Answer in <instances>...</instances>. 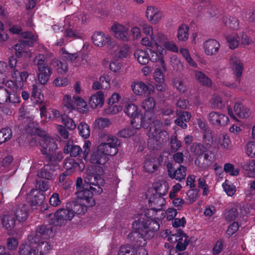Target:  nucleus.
<instances>
[{
	"instance_id": "1",
	"label": "nucleus",
	"mask_w": 255,
	"mask_h": 255,
	"mask_svg": "<svg viewBox=\"0 0 255 255\" xmlns=\"http://www.w3.org/2000/svg\"><path fill=\"white\" fill-rule=\"evenodd\" d=\"M105 183L104 179L96 172L87 169L84 175V183L81 177L76 180V194L77 198L86 199L90 205L94 203V194H100L103 192L102 186Z\"/></svg>"
},
{
	"instance_id": "2",
	"label": "nucleus",
	"mask_w": 255,
	"mask_h": 255,
	"mask_svg": "<svg viewBox=\"0 0 255 255\" xmlns=\"http://www.w3.org/2000/svg\"><path fill=\"white\" fill-rule=\"evenodd\" d=\"M152 225L154 227L148 229L142 227L136 228L132 223V227L135 231L128 234V239L134 246L137 247H144L147 244L146 240L152 238L155 232L158 231V226L157 227V224L153 223Z\"/></svg>"
},
{
	"instance_id": "3",
	"label": "nucleus",
	"mask_w": 255,
	"mask_h": 255,
	"mask_svg": "<svg viewBox=\"0 0 255 255\" xmlns=\"http://www.w3.org/2000/svg\"><path fill=\"white\" fill-rule=\"evenodd\" d=\"M54 225L57 224L53 221V219L48 222V223L43 224L38 226L35 231V234L29 235L27 240L30 244H37L41 239L48 240L54 236L55 233L53 230Z\"/></svg>"
},
{
	"instance_id": "4",
	"label": "nucleus",
	"mask_w": 255,
	"mask_h": 255,
	"mask_svg": "<svg viewBox=\"0 0 255 255\" xmlns=\"http://www.w3.org/2000/svg\"><path fill=\"white\" fill-rule=\"evenodd\" d=\"M159 212L155 208L150 207L149 209H147L144 210V213L140 214L138 219L135 220L133 223L134 226L142 227L147 228L148 229L154 227L152 224L155 223L157 224L158 230L160 228V225L158 222L156 220L157 218L155 217L157 213Z\"/></svg>"
},
{
	"instance_id": "5",
	"label": "nucleus",
	"mask_w": 255,
	"mask_h": 255,
	"mask_svg": "<svg viewBox=\"0 0 255 255\" xmlns=\"http://www.w3.org/2000/svg\"><path fill=\"white\" fill-rule=\"evenodd\" d=\"M35 248H31L30 245L21 244L19 248V255H46L52 249V246L47 242H38Z\"/></svg>"
},
{
	"instance_id": "6",
	"label": "nucleus",
	"mask_w": 255,
	"mask_h": 255,
	"mask_svg": "<svg viewBox=\"0 0 255 255\" xmlns=\"http://www.w3.org/2000/svg\"><path fill=\"white\" fill-rule=\"evenodd\" d=\"M142 31L146 35H150L151 40L157 47L177 48L174 43L170 41L165 35L158 33L156 36L153 34L152 27L148 24L143 23L140 25Z\"/></svg>"
},
{
	"instance_id": "7",
	"label": "nucleus",
	"mask_w": 255,
	"mask_h": 255,
	"mask_svg": "<svg viewBox=\"0 0 255 255\" xmlns=\"http://www.w3.org/2000/svg\"><path fill=\"white\" fill-rule=\"evenodd\" d=\"M162 123L159 120L153 122L147 133L149 143L153 142L156 146H158L166 138L168 133L166 131L162 129Z\"/></svg>"
},
{
	"instance_id": "8",
	"label": "nucleus",
	"mask_w": 255,
	"mask_h": 255,
	"mask_svg": "<svg viewBox=\"0 0 255 255\" xmlns=\"http://www.w3.org/2000/svg\"><path fill=\"white\" fill-rule=\"evenodd\" d=\"M168 232L171 234L168 237L167 240L171 243H176L174 249L180 252L185 251L190 242L189 237L180 229H176L172 233L167 230L166 234H168Z\"/></svg>"
},
{
	"instance_id": "9",
	"label": "nucleus",
	"mask_w": 255,
	"mask_h": 255,
	"mask_svg": "<svg viewBox=\"0 0 255 255\" xmlns=\"http://www.w3.org/2000/svg\"><path fill=\"white\" fill-rule=\"evenodd\" d=\"M155 193L151 195L148 202L150 207L155 208L159 212L161 211L163 205L165 204V200L163 196L166 195L167 189L165 185L160 184L154 187Z\"/></svg>"
},
{
	"instance_id": "10",
	"label": "nucleus",
	"mask_w": 255,
	"mask_h": 255,
	"mask_svg": "<svg viewBox=\"0 0 255 255\" xmlns=\"http://www.w3.org/2000/svg\"><path fill=\"white\" fill-rule=\"evenodd\" d=\"M155 105V100L152 97L146 98L141 104V106L144 110V114L143 116H140V122L143 124V128H144L149 127V124L154 115V110Z\"/></svg>"
},
{
	"instance_id": "11",
	"label": "nucleus",
	"mask_w": 255,
	"mask_h": 255,
	"mask_svg": "<svg viewBox=\"0 0 255 255\" xmlns=\"http://www.w3.org/2000/svg\"><path fill=\"white\" fill-rule=\"evenodd\" d=\"M104 139L106 142L100 144L98 148L107 156L116 155L118 152V146L120 144L119 139L116 136L111 135H106Z\"/></svg>"
},
{
	"instance_id": "12",
	"label": "nucleus",
	"mask_w": 255,
	"mask_h": 255,
	"mask_svg": "<svg viewBox=\"0 0 255 255\" xmlns=\"http://www.w3.org/2000/svg\"><path fill=\"white\" fill-rule=\"evenodd\" d=\"M124 111L127 116L131 119V125L133 128L138 129L143 127V124L140 122V116L143 114L138 112L137 106L133 103H128L126 105Z\"/></svg>"
},
{
	"instance_id": "13",
	"label": "nucleus",
	"mask_w": 255,
	"mask_h": 255,
	"mask_svg": "<svg viewBox=\"0 0 255 255\" xmlns=\"http://www.w3.org/2000/svg\"><path fill=\"white\" fill-rule=\"evenodd\" d=\"M226 39L229 44L230 48L249 46L252 42V40L248 35L243 33L240 35L236 33L230 34L226 36Z\"/></svg>"
},
{
	"instance_id": "14",
	"label": "nucleus",
	"mask_w": 255,
	"mask_h": 255,
	"mask_svg": "<svg viewBox=\"0 0 255 255\" xmlns=\"http://www.w3.org/2000/svg\"><path fill=\"white\" fill-rule=\"evenodd\" d=\"M92 39L94 44L98 47L113 48L117 46L115 41L110 35H106L103 32H95Z\"/></svg>"
},
{
	"instance_id": "15",
	"label": "nucleus",
	"mask_w": 255,
	"mask_h": 255,
	"mask_svg": "<svg viewBox=\"0 0 255 255\" xmlns=\"http://www.w3.org/2000/svg\"><path fill=\"white\" fill-rule=\"evenodd\" d=\"M89 202V200L86 199L77 198V200L68 202V207L74 213V216L75 214L83 215L87 212L88 207H93L95 205V201L94 204L92 205Z\"/></svg>"
},
{
	"instance_id": "16",
	"label": "nucleus",
	"mask_w": 255,
	"mask_h": 255,
	"mask_svg": "<svg viewBox=\"0 0 255 255\" xmlns=\"http://www.w3.org/2000/svg\"><path fill=\"white\" fill-rule=\"evenodd\" d=\"M168 176L176 180L181 182L184 180L186 175L187 167L182 165H179L177 168L174 167L172 163L168 162L166 164Z\"/></svg>"
},
{
	"instance_id": "17",
	"label": "nucleus",
	"mask_w": 255,
	"mask_h": 255,
	"mask_svg": "<svg viewBox=\"0 0 255 255\" xmlns=\"http://www.w3.org/2000/svg\"><path fill=\"white\" fill-rule=\"evenodd\" d=\"M207 118L210 124L217 128L224 127L229 122L228 117L220 112H211L209 113Z\"/></svg>"
},
{
	"instance_id": "18",
	"label": "nucleus",
	"mask_w": 255,
	"mask_h": 255,
	"mask_svg": "<svg viewBox=\"0 0 255 255\" xmlns=\"http://www.w3.org/2000/svg\"><path fill=\"white\" fill-rule=\"evenodd\" d=\"M230 65L233 71V74L236 77V82L240 84L241 82V78L244 69L243 61L239 57L232 55L230 59Z\"/></svg>"
},
{
	"instance_id": "19",
	"label": "nucleus",
	"mask_w": 255,
	"mask_h": 255,
	"mask_svg": "<svg viewBox=\"0 0 255 255\" xmlns=\"http://www.w3.org/2000/svg\"><path fill=\"white\" fill-rule=\"evenodd\" d=\"M128 31V27L119 23H114L111 27V31L113 35L123 41H127L129 39Z\"/></svg>"
},
{
	"instance_id": "20",
	"label": "nucleus",
	"mask_w": 255,
	"mask_h": 255,
	"mask_svg": "<svg viewBox=\"0 0 255 255\" xmlns=\"http://www.w3.org/2000/svg\"><path fill=\"white\" fill-rule=\"evenodd\" d=\"M65 207V208L57 210L54 214L56 219H54L53 221H55L57 225L59 223H63L64 221H71L74 217V213L68 207V203H66Z\"/></svg>"
},
{
	"instance_id": "21",
	"label": "nucleus",
	"mask_w": 255,
	"mask_h": 255,
	"mask_svg": "<svg viewBox=\"0 0 255 255\" xmlns=\"http://www.w3.org/2000/svg\"><path fill=\"white\" fill-rule=\"evenodd\" d=\"M40 144L42 148L41 153L47 157L48 154H51L57 149V144L53 138L49 137H44L41 141Z\"/></svg>"
},
{
	"instance_id": "22",
	"label": "nucleus",
	"mask_w": 255,
	"mask_h": 255,
	"mask_svg": "<svg viewBox=\"0 0 255 255\" xmlns=\"http://www.w3.org/2000/svg\"><path fill=\"white\" fill-rule=\"evenodd\" d=\"M145 14L148 21L152 24L158 23L163 17L162 12L151 5L147 6Z\"/></svg>"
},
{
	"instance_id": "23",
	"label": "nucleus",
	"mask_w": 255,
	"mask_h": 255,
	"mask_svg": "<svg viewBox=\"0 0 255 255\" xmlns=\"http://www.w3.org/2000/svg\"><path fill=\"white\" fill-rule=\"evenodd\" d=\"M39 73L38 74V80L39 83L42 85H45L47 83L50 76L52 74V69L47 65L40 67L38 69Z\"/></svg>"
},
{
	"instance_id": "24",
	"label": "nucleus",
	"mask_w": 255,
	"mask_h": 255,
	"mask_svg": "<svg viewBox=\"0 0 255 255\" xmlns=\"http://www.w3.org/2000/svg\"><path fill=\"white\" fill-rule=\"evenodd\" d=\"M63 152L66 154L69 153L71 156L76 157L82 153V150L79 145H75L73 141L69 140L64 145Z\"/></svg>"
},
{
	"instance_id": "25",
	"label": "nucleus",
	"mask_w": 255,
	"mask_h": 255,
	"mask_svg": "<svg viewBox=\"0 0 255 255\" xmlns=\"http://www.w3.org/2000/svg\"><path fill=\"white\" fill-rule=\"evenodd\" d=\"M29 207L25 205H19L14 211V216L19 222L25 221L28 215Z\"/></svg>"
},
{
	"instance_id": "26",
	"label": "nucleus",
	"mask_w": 255,
	"mask_h": 255,
	"mask_svg": "<svg viewBox=\"0 0 255 255\" xmlns=\"http://www.w3.org/2000/svg\"><path fill=\"white\" fill-rule=\"evenodd\" d=\"M150 50L149 59L151 62H159L163 67H164L163 50L166 49H148Z\"/></svg>"
},
{
	"instance_id": "27",
	"label": "nucleus",
	"mask_w": 255,
	"mask_h": 255,
	"mask_svg": "<svg viewBox=\"0 0 255 255\" xmlns=\"http://www.w3.org/2000/svg\"><path fill=\"white\" fill-rule=\"evenodd\" d=\"M131 87L134 93L137 95L148 96L150 93L148 87L142 82L132 83Z\"/></svg>"
},
{
	"instance_id": "28",
	"label": "nucleus",
	"mask_w": 255,
	"mask_h": 255,
	"mask_svg": "<svg viewBox=\"0 0 255 255\" xmlns=\"http://www.w3.org/2000/svg\"><path fill=\"white\" fill-rule=\"evenodd\" d=\"M108 157L98 148L97 151L92 153L90 161L92 163L104 165L108 161Z\"/></svg>"
},
{
	"instance_id": "29",
	"label": "nucleus",
	"mask_w": 255,
	"mask_h": 255,
	"mask_svg": "<svg viewBox=\"0 0 255 255\" xmlns=\"http://www.w3.org/2000/svg\"><path fill=\"white\" fill-rule=\"evenodd\" d=\"M104 94L102 91H100L90 97L89 104L92 108L95 109L99 105L102 106L104 104Z\"/></svg>"
},
{
	"instance_id": "30",
	"label": "nucleus",
	"mask_w": 255,
	"mask_h": 255,
	"mask_svg": "<svg viewBox=\"0 0 255 255\" xmlns=\"http://www.w3.org/2000/svg\"><path fill=\"white\" fill-rule=\"evenodd\" d=\"M158 165L155 158L150 157L145 159L143 163V169L145 172L152 173L156 171Z\"/></svg>"
},
{
	"instance_id": "31",
	"label": "nucleus",
	"mask_w": 255,
	"mask_h": 255,
	"mask_svg": "<svg viewBox=\"0 0 255 255\" xmlns=\"http://www.w3.org/2000/svg\"><path fill=\"white\" fill-rule=\"evenodd\" d=\"M134 55L137 58L138 63L142 65L147 64L150 59L149 54L142 49H136Z\"/></svg>"
},
{
	"instance_id": "32",
	"label": "nucleus",
	"mask_w": 255,
	"mask_h": 255,
	"mask_svg": "<svg viewBox=\"0 0 255 255\" xmlns=\"http://www.w3.org/2000/svg\"><path fill=\"white\" fill-rule=\"evenodd\" d=\"M37 175L41 178L52 180L53 176V170L50 166L45 165L37 171Z\"/></svg>"
},
{
	"instance_id": "33",
	"label": "nucleus",
	"mask_w": 255,
	"mask_h": 255,
	"mask_svg": "<svg viewBox=\"0 0 255 255\" xmlns=\"http://www.w3.org/2000/svg\"><path fill=\"white\" fill-rule=\"evenodd\" d=\"M234 109L235 114L240 118H247L250 115V110L241 103H236Z\"/></svg>"
},
{
	"instance_id": "34",
	"label": "nucleus",
	"mask_w": 255,
	"mask_h": 255,
	"mask_svg": "<svg viewBox=\"0 0 255 255\" xmlns=\"http://www.w3.org/2000/svg\"><path fill=\"white\" fill-rule=\"evenodd\" d=\"M51 64L60 74L65 73L68 71V64L64 60L61 61L54 58L51 61Z\"/></svg>"
},
{
	"instance_id": "35",
	"label": "nucleus",
	"mask_w": 255,
	"mask_h": 255,
	"mask_svg": "<svg viewBox=\"0 0 255 255\" xmlns=\"http://www.w3.org/2000/svg\"><path fill=\"white\" fill-rule=\"evenodd\" d=\"M196 79L202 86L210 87L212 86L211 80L204 73L201 71H195Z\"/></svg>"
},
{
	"instance_id": "36",
	"label": "nucleus",
	"mask_w": 255,
	"mask_h": 255,
	"mask_svg": "<svg viewBox=\"0 0 255 255\" xmlns=\"http://www.w3.org/2000/svg\"><path fill=\"white\" fill-rule=\"evenodd\" d=\"M1 220L2 226L7 230H11L15 225V220L12 215H4Z\"/></svg>"
},
{
	"instance_id": "37",
	"label": "nucleus",
	"mask_w": 255,
	"mask_h": 255,
	"mask_svg": "<svg viewBox=\"0 0 255 255\" xmlns=\"http://www.w3.org/2000/svg\"><path fill=\"white\" fill-rule=\"evenodd\" d=\"M241 167L245 170L249 171V176H255V159L249 160L247 162L241 163Z\"/></svg>"
},
{
	"instance_id": "38",
	"label": "nucleus",
	"mask_w": 255,
	"mask_h": 255,
	"mask_svg": "<svg viewBox=\"0 0 255 255\" xmlns=\"http://www.w3.org/2000/svg\"><path fill=\"white\" fill-rule=\"evenodd\" d=\"M189 27L187 25L182 24L178 29L177 38L179 40L186 41L189 36Z\"/></svg>"
},
{
	"instance_id": "39",
	"label": "nucleus",
	"mask_w": 255,
	"mask_h": 255,
	"mask_svg": "<svg viewBox=\"0 0 255 255\" xmlns=\"http://www.w3.org/2000/svg\"><path fill=\"white\" fill-rule=\"evenodd\" d=\"M78 129L80 136L85 139L88 138L90 134V127L87 124L82 122L78 126Z\"/></svg>"
},
{
	"instance_id": "40",
	"label": "nucleus",
	"mask_w": 255,
	"mask_h": 255,
	"mask_svg": "<svg viewBox=\"0 0 255 255\" xmlns=\"http://www.w3.org/2000/svg\"><path fill=\"white\" fill-rule=\"evenodd\" d=\"M71 174L70 172L68 170L64 171L59 175V181L62 183V186L65 190L68 189L71 184V181L67 180V177Z\"/></svg>"
},
{
	"instance_id": "41",
	"label": "nucleus",
	"mask_w": 255,
	"mask_h": 255,
	"mask_svg": "<svg viewBox=\"0 0 255 255\" xmlns=\"http://www.w3.org/2000/svg\"><path fill=\"white\" fill-rule=\"evenodd\" d=\"M20 91L9 92L8 90V95L6 97L7 103L8 102L12 104L20 103Z\"/></svg>"
},
{
	"instance_id": "42",
	"label": "nucleus",
	"mask_w": 255,
	"mask_h": 255,
	"mask_svg": "<svg viewBox=\"0 0 255 255\" xmlns=\"http://www.w3.org/2000/svg\"><path fill=\"white\" fill-rule=\"evenodd\" d=\"M78 165V163L75 162L73 159H67L65 160L64 163V167L66 169L65 171L68 170L71 174L75 171Z\"/></svg>"
},
{
	"instance_id": "43",
	"label": "nucleus",
	"mask_w": 255,
	"mask_h": 255,
	"mask_svg": "<svg viewBox=\"0 0 255 255\" xmlns=\"http://www.w3.org/2000/svg\"><path fill=\"white\" fill-rule=\"evenodd\" d=\"M136 251L131 245L122 246L119 252L118 255H135Z\"/></svg>"
},
{
	"instance_id": "44",
	"label": "nucleus",
	"mask_w": 255,
	"mask_h": 255,
	"mask_svg": "<svg viewBox=\"0 0 255 255\" xmlns=\"http://www.w3.org/2000/svg\"><path fill=\"white\" fill-rule=\"evenodd\" d=\"M225 218L227 221L235 220L239 216V212L236 208H232L225 213Z\"/></svg>"
},
{
	"instance_id": "45",
	"label": "nucleus",
	"mask_w": 255,
	"mask_h": 255,
	"mask_svg": "<svg viewBox=\"0 0 255 255\" xmlns=\"http://www.w3.org/2000/svg\"><path fill=\"white\" fill-rule=\"evenodd\" d=\"M12 136V132L9 128H3L0 130V144L9 139Z\"/></svg>"
},
{
	"instance_id": "46",
	"label": "nucleus",
	"mask_w": 255,
	"mask_h": 255,
	"mask_svg": "<svg viewBox=\"0 0 255 255\" xmlns=\"http://www.w3.org/2000/svg\"><path fill=\"white\" fill-rule=\"evenodd\" d=\"M5 86L10 89L9 92L21 91L22 84L20 82L13 81L12 80L7 81Z\"/></svg>"
},
{
	"instance_id": "47",
	"label": "nucleus",
	"mask_w": 255,
	"mask_h": 255,
	"mask_svg": "<svg viewBox=\"0 0 255 255\" xmlns=\"http://www.w3.org/2000/svg\"><path fill=\"white\" fill-rule=\"evenodd\" d=\"M211 106L213 108L222 109L225 107V104L221 97L214 95L210 101Z\"/></svg>"
},
{
	"instance_id": "48",
	"label": "nucleus",
	"mask_w": 255,
	"mask_h": 255,
	"mask_svg": "<svg viewBox=\"0 0 255 255\" xmlns=\"http://www.w3.org/2000/svg\"><path fill=\"white\" fill-rule=\"evenodd\" d=\"M205 146L199 143H193L191 147V151L196 155H202L205 151Z\"/></svg>"
},
{
	"instance_id": "49",
	"label": "nucleus",
	"mask_w": 255,
	"mask_h": 255,
	"mask_svg": "<svg viewBox=\"0 0 255 255\" xmlns=\"http://www.w3.org/2000/svg\"><path fill=\"white\" fill-rule=\"evenodd\" d=\"M62 122L65 126L69 130L74 129L76 125L72 119L67 115H63L61 117Z\"/></svg>"
},
{
	"instance_id": "50",
	"label": "nucleus",
	"mask_w": 255,
	"mask_h": 255,
	"mask_svg": "<svg viewBox=\"0 0 255 255\" xmlns=\"http://www.w3.org/2000/svg\"><path fill=\"white\" fill-rule=\"evenodd\" d=\"M63 105L68 111H72L75 109V104L73 102L71 97L69 95H66L63 99Z\"/></svg>"
},
{
	"instance_id": "51",
	"label": "nucleus",
	"mask_w": 255,
	"mask_h": 255,
	"mask_svg": "<svg viewBox=\"0 0 255 255\" xmlns=\"http://www.w3.org/2000/svg\"><path fill=\"white\" fill-rule=\"evenodd\" d=\"M224 170L226 173H229L231 176H237L239 174V169L235 168L234 165L231 163H225L224 166Z\"/></svg>"
},
{
	"instance_id": "52",
	"label": "nucleus",
	"mask_w": 255,
	"mask_h": 255,
	"mask_svg": "<svg viewBox=\"0 0 255 255\" xmlns=\"http://www.w3.org/2000/svg\"><path fill=\"white\" fill-rule=\"evenodd\" d=\"M31 99L35 103L39 102L41 100L40 90L36 85L32 86Z\"/></svg>"
},
{
	"instance_id": "53",
	"label": "nucleus",
	"mask_w": 255,
	"mask_h": 255,
	"mask_svg": "<svg viewBox=\"0 0 255 255\" xmlns=\"http://www.w3.org/2000/svg\"><path fill=\"white\" fill-rule=\"evenodd\" d=\"M35 187L36 188V190H38L39 191L45 192L49 188V182L41 179L36 180Z\"/></svg>"
},
{
	"instance_id": "54",
	"label": "nucleus",
	"mask_w": 255,
	"mask_h": 255,
	"mask_svg": "<svg viewBox=\"0 0 255 255\" xmlns=\"http://www.w3.org/2000/svg\"><path fill=\"white\" fill-rule=\"evenodd\" d=\"M110 124L109 119L106 118H99L95 121L96 127L98 129H102L108 127Z\"/></svg>"
},
{
	"instance_id": "55",
	"label": "nucleus",
	"mask_w": 255,
	"mask_h": 255,
	"mask_svg": "<svg viewBox=\"0 0 255 255\" xmlns=\"http://www.w3.org/2000/svg\"><path fill=\"white\" fill-rule=\"evenodd\" d=\"M224 247V241L220 239L218 240L214 244L212 252L213 255H218L223 251Z\"/></svg>"
},
{
	"instance_id": "56",
	"label": "nucleus",
	"mask_w": 255,
	"mask_h": 255,
	"mask_svg": "<svg viewBox=\"0 0 255 255\" xmlns=\"http://www.w3.org/2000/svg\"><path fill=\"white\" fill-rule=\"evenodd\" d=\"M246 153L251 157H255V141H250L247 143Z\"/></svg>"
},
{
	"instance_id": "57",
	"label": "nucleus",
	"mask_w": 255,
	"mask_h": 255,
	"mask_svg": "<svg viewBox=\"0 0 255 255\" xmlns=\"http://www.w3.org/2000/svg\"><path fill=\"white\" fill-rule=\"evenodd\" d=\"M226 25L234 30L238 29L239 27V22L238 19L235 17H231L225 22Z\"/></svg>"
},
{
	"instance_id": "58",
	"label": "nucleus",
	"mask_w": 255,
	"mask_h": 255,
	"mask_svg": "<svg viewBox=\"0 0 255 255\" xmlns=\"http://www.w3.org/2000/svg\"><path fill=\"white\" fill-rule=\"evenodd\" d=\"M49 204L53 207H57L59 205L61 201L60 199L59 195L57 193H54L50 197Z\"/></svg>"
},
{
	"instance_id": "59",
	"label": "nucleus",
	"mask_w": 255,
	"mask_h": 255,
	"mask_svg": "<svg viewBox=\"0 0 255 255\" xmlns=\"http://www.w3.org/2000/svg\"><path fill=\"white\" fill-rule=\"evenodd\" d=\"M239 228V224L238 222H234L228 228L226 234L229 237L235 234Z\"/></svg>"
},
{
	"instance_id": "60",
	"label": "nucleus",
	"mask_w": 255,
	"mask_h": 255,
	"mask_svg": "<svg viewBox=\"0 0 255 255\" xmlns=\"http://www.w3.org/2000/svg\"><path fill=\"white\" fill-rule=\"evenodd\" d=\"M46 158L49 161H60L63 158V153L61 151H57L53 155L52 153L48 154Z\"/></svg>"
},
{
	"instance_id": "61",
	"label": "nucleus",
	"mask_w": 255,
	"mask_h": 255,
	"mask_svg": "<svg viewBox=\"0 0 255 255\" xmlns=\"http://www.w3.org/2000/svg\"><path fill=\"white\" fill-rule=\"evenodd\" d=\"M174 86L180 93H184L187 90L186 86L183 84L182 81L180 79L174 80Z\"/></svg>"
},
{
	"instance_id": "62",
	"label": "nucleus",
	"mask_w": 255,
	"mask_h": 255,
	"mask_svg": "<svg viewBox=\"0 0 255 255\" xmlns=\"http://www.w3.org/2000/svg\"><path fill=\"white\" fill-rule=\"evenodd\" d=\"M154 78L156 83L164 82V75L162 71L159 68H156L154 72Z\"/></svg>"
},
{
	"instance_id": "63",
	"label": "nucleus",
	"mask_w": 255,
	"mask_h": 255,
	"mask_svg": "<svg viewBox=\"0 0 255 255\" xmlns=\"http://www.w3.org/2000/svg\"><path fill=\"white\" fill-rule=\"evenodd\" d=\"M45 58L44 55L39 54L35 56L34 60V62L37 65L38 69L40 67L45 66L47 64L45 62Z\"/></svg>"
},
{
	"instance_id": "64",
	"label": "nucleus",
	"mask_w": 255,
	"mask_h": 255,
	"mask_svg": "<svg viewBox=\"0 0 255 255\" xmlns=\"http://www.w3.org/2000/svg\"><path fill=\"white\" fill-rule=\"evenodd\" d=\"M68 80L66 78L57 77L53 81V84L56 87H64L68 85Z\"/></svg>"
}]
</instances>
